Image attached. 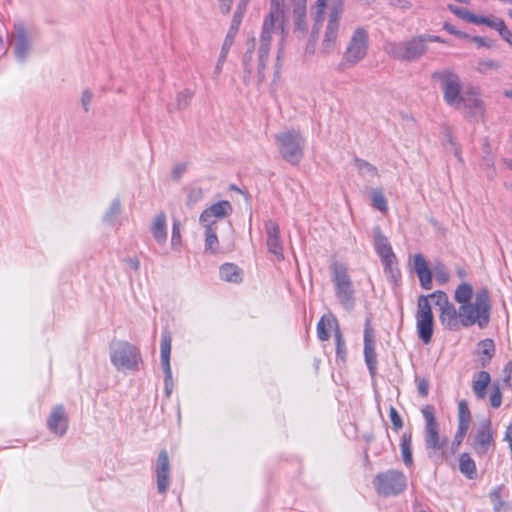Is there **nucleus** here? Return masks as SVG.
Returning a JSON list of instances; mask_svg holds the SVG:
<instances>
[{"instance_id": "nucleus-1", "label": "nucleus", "mask_w": 512, "mask_h": 512, "mask_svg": "<svg viewBox=\"0 0 512 512\" xmlns=\"http://www.w3.org/2000/svg\"><path fill=\"white\" fill-rule=\"evenodd\" d=\"M286 7L285 0H270V10L263 21L262 31L257 49V58H254L253 51H248L244 57V82L248 84L255 74L257 84L266 79L267 61L273 34L280 36L277 61L284 52V40L286 36Z\"/></svg>"}, {"instance_id": "nucleus-2", "label": "nucleus", "mask_w": 512, "mask_h": 512, "mask_svg": "<svg viewBox=\"0 0 512 512\" xmlns=\"http://www.w3.org/2000/svg\"><path fill=\"white\" fill-rule=\"evenodd\" d=\"M344 5L345 0H316L315 4L312 6L314 25L311 31V38L305 48L306 54L311 55L314 53L317 36L326 13L328 21L321 42L320 53L326 56L336 50Z\"/></svg>"}, {"instance_id": "nucleus-3", "label": "nucleus", "mask_w": 512, "mask_h": 512, "mask_svg": "<svg viewBox=\"0 0 512 512\" xmlns=\"http://www.w3.org/2000/svg\"><path fill=\"white\" fill-rule=\"evenodd\" d=\"M450 106L470 121L481 122L485 116V103L481 90L472 85H462L459 78L450 74Z\"/></svg>"}, {"instance_id": "nucleus-4", "label": "nucleus", "mask_w": 512, "mask_h": 512, "mask_svg": "<svg viewBox=\"0 0 512 512\" xmlns=\"http://www.w3.org/2000/svg\"><path fill=\"white\" fill-rule=\"evenodd\" d=\"M438 306L441 311V319L444 322L446 311L448 309V296L443 291H436L427 296L421 295L418 299L416 313L417 332L419 338L425 343H429L433 334V314L432 307Z\"/></svg>"}, {"instance_id": "nucleus-5", "label": "nucleus", "mask_w": 512, "mask_h": 512, "mask_svg": "<svg viewBox=\"0 0 512 512\" xmlns=\"http://www.w3.org/2000/svg\"><path fill=\"white\" fill-rule=\"evenodd\" d=\"M456 320L463 327L477 325L480 329H484L490 322L491 303L488 291L481 289L476 292L474 302L466 303L459 306L458 310H454Z\"/></svg>"}, {"instance_id": "nucleus-6", "label": "nucleus", "mask_w": 512, "mask_h": 512, "mask_svg": "<svg viewBox=\"0 0 512 512\" xmlns=\"http://www.w3.org/2000/svg\"><path fill=\"white\" fill-rule=\"evenodd\" d=\"M433 42L445 43L438 36L420 35L401 42H388L384 50L391 57L401 60L413 62L421 58L428 50L429 45Z\"/></svg>"}, {"instance_id": "nucleus-7", "label": "nucleus", "mask_w": 512, "mask_h": 512, "mask_svg": "<svg viewBox=\"0 0 512 512\" xmlns=\"http://www.w3.org/2000/svg\"><path fill=\"white\" fill-rule=\"evenodd\" d=\"M110 361L118 371H135L139 369L141 354L139 349L123 340H113L109 346Z\"/></svg>"}, {"instance_id": "nucleus-8", "label": "nucleus", "mask_w": 512, "mask_h": 512, "mask_svg": "<svg viewBox=\"0 0 512 512\" xmlns=\"http://www.w3.org/2000/svg\"><path fill=\"white\" fill-rule=\"evenodd\" d=\"M278 151L285 161L298 164L304 154L305 139L298 130L287 129L275 135Z\"/></svg>"}, {"instance_id": "nucleus-9", "label": "nucleus", "mask_w": 512, "mask_h": 512, "mask_svg": "<svg viewBox=\"0 0 512 512\" xmlns=\"http://www.w3.org/2000/svg\"><path fill=\"white\" fill-rule=\"evenodd\" d=\"M36 30L32 24L17 20L11 33V45L18 62H25L33 51Z\"/></svg>"}, {"instance_id": "nucleus-10", "label": "nucleus", "mask_w": 512, "mask_h": 512, "mask_svg": "<svg viewBox=\"0 0 512 512\" xmlns=\"http://www.w3.org/2000/svg\"><path fill=\"white\" fill-rule=\"evenodd\" d=\"M422 414L425 419L424 440L429 456L433 458L444 457L446 439L440 436L439 424L435 418L433 408L429 405L424 406Z\"/></svg>"}, {"instance_id": "nucleus-11", "label": "nucleus", "mask_w": 512, "mask_h": 512, "mask_svg": "<svg viewBox=\"0 0 512 512\" xmlns=\"http://www.w3.org/2000/svg\"><path fill=\"white\" fill-rule=\"evenodd\" d=\"M331 271L336 297L345 310L351 311L355 306V290L347 269L335 263Z\"/></svg>"}, {"instance_id": "nucleus-12", "label": "nucleus", "mask_w": 512, "mask_h": 512, "mask_svg": "<svg viewBox=\"0 0 512 512\" xmlns=\"http://www.w3.org/2000/svg\"><path fill=\"white\" fill-rule=\"evenodd\" d=\"M368 48V31L363 27L356 28L352 32L343 54V64L348 66L356 65L366 57Z\"/></svg>"}, {"instance_id": "nucleus-13", "label": "nucleus", "mask_w": 512, "mask_h": 512, "mask_svg": "<svg viewBox=\"0 0 512 512\" xmlns=\"http://www.w3.org/2000/svg\"><path fill=\"white\" fill-rule=\"evenodd\" d=\"M407 486L405 475L397 470H389L376 477V487L380 494L389 496L404 491Z\"/></svg>"}, {"instance_id": "nucleus-14", "label": "nucleus", "mask_w": 512, "mask_h": 512, "mask_svg": "<svg viewBox=\"0 0 512 512\" xmlns=\"http://www.w3.org/2000/svg\"><path fill=\"white\" fill-rule=\"evenodd\" d=\"M293 23V34L298 38L304 37L308 32L307 0H288L286 17Z\"/></svg>"}, {"instance_id": "nucleus-15", "label": "nucleus", "mask_w": 512, "mask_h": 512, "mask_svg": "<svg viewBox=\"0 0 512 512\" xmlns=\"http://www.w3.org/2000/svg\"><path fill=\"white\" fill-rule=\"evenodd\" d=\"M457 429L453 440V445L459 447L466 438L472 423V414L466 400H460L457 406Z\"/></svg>"}, {"instance_id": "nucleus-16", "label": "nucleus", "mask_w": 512, "mask_h": 512, "mask_svg": "<svg viewBox=\"0 0 512 512\" xmlns=\"http://www.w3.org/2000/svg\"><path fill=\"white\" fill-rule=\"evenodd\" d=\"M493 445V432L489 420L481 421L471 435V446L478 454H485Z\"/></svg>"}, {"instance_id": "nucleus-17", "label": "nucleus", "mask_w": 512, "mask_h": 512, "mask_svg": "<svg viewBox=\"0 0 512 512\" xmlns=\"http://www.w3.org/2000/svg\"><path fill=\"white\" fill-rule=\"evenodd\" d=\"M265 232L268 251L275 256L277 261H282L284 253L279 225L273 220H267L265 222Z\"/></svg>"}, {"instance_id": "nucleus-18", "label": "nucleus", "mask_w": 512, "mask_h": 512, "mask_svg": "<svg viewBox=\"0 0 512 512\" xmlns=\"http://www.w3.org/2000/svg\"><path fill=\"white\" fill-rule=\"evenodd\" d=\"M157 490L164 494L170 486V462L166 450L160 451L156 462Z\"/></svg>"}, {"instance_id": "nucleus-19", "label": "nucleus", "mask_w": 512, "mask_h": 512, "mask_svg": "<svg viewBox=\"0 0 512 512\" xmlns=\"http://www.w3.org/2000/svg\"><path fill=\"white\" fill-rule=\"evenodd\" d=\"M364 357L370 375L374 377L377 371V357L375 352L374 334L369 321L366 322L364 330Z\"/></svg>"}, {"instance_id": "nucleus-20", "label": "nucleus", "mask_w": 512, "mask_h": 512, "mask_svg": "<svg viewBox=\"0 0 512 512\" xmlns=\"http://www.w3.org/2000/svg\"><path fill=\"white\" fill-rule=\"evenodd\" d=\"M412 268L417 274L420 284L425 289L432 287V272L428 267V263L424 256L420 253L411 256L410 258Z\"/></svg>"}, {"instance_id": "nucleus-21", "label": "nucleus", "mask_w": 512, "mask_h": 512, "mask_svg": "<svg viewBox=\"0 0 512 512\" xmlns=\"http://www.w3.org/2000/svg\"><path fill=\"white\" fill-rule=\"evenodd\" d=\"M232 205L229 201L216 202L206 208L200 215L199 222L211 223V218L224 219L232 213Z\"/></svg>"}, {"instance_id": "nucleus-22", "label": "nucleus", "mask_w": 512, "mask_h": 512, "mask_svg": "<svg viewBox=\"0 0 512 512\" xmlns=\"http://www.w3.org/2000/svg\"><path fill=\"white\" fill-rule=\"evenodd\" d=\"M47 424H48V428L53 433H55L59 436H62L65 434V432L67 430L68 420H67V416H66L63 406H56L52 410V412L47 420Z\"/></svg>"}, {"instance_id": "nucleus-23", "label": "nucleus", "mask_w": 512, "mask_h": 512, "mask_svg": "<svg viewBox=\"0 0 512 512\" xmlns=\"http://www.w3.org/2000/svg\"><path fill=\"white\" fill-rule=\"evenodd\" d=\"M150 231L153 238L159 245L164 246L166 244L168 238L167 218L163 212L154 217L150 226Z\"/></svg>"}, {"instance_id": "nucleus-24", "label": "nucleus", "mask_w": 512, "mask_h": 512, "mask_svg": "<svg viewBox=\"0 0 512 512\" xmlns=\"http://www.w3.org/2000/svg\"><path fill=\"white\" fill-rule=\"evenodd\" d=\"M375 245L379 256L382 261L387 265H391L395 260V255L392 251V248L388 242V239L378 233L375 237Z\"/></svg>"}, {"instance_id": "nucleus-25", "label": "nucleus", "mask_w": 512, "mask_h": 512, "mask_svg": "<svg viewBox=\"0 0 512 512\" xmlns=\"http://www.w3.org/2000/svg\"><path fill=\"white\" fill-rule=\"evenodd\" d=\"M171 343L172 338L170 333L165 330L161 335V363L164 370V374L170 377V355H171Z\"/></svg>"}, {"instance_id": "nucleus-26", "label": "nucleus", "mask_w": 512, "mask_h": 512, "mask_svg": "<svg viewBox=\"0 0 512 512\" xmlns=\"http://www.w3.org/2000/svg\"><path fill=\"white\" fill-rule=\"evenodd\" d=\"M491 382V377L488 372L480 371L473 378L472 390L476 398L482 400L486 396V390Z\"/></svg>"}, {"instance_id": "nucleus-27", "label": "nucleus", "mask_w": 512, "mask_h": 512, "mask_svg": "<svg viewBox=\"0 0 512 512\" xmlns=\"http://www.w3.org/2000/svg\"><path fill=\"white\" fill-rule=\"evenodd\" d=\"M329 329H334L335 331L339 329L337 320L335 316L331 313L324 315L318 322L317 336L321 341H326L329 339Z\"/></svg>"}, {"instance_id": "nucleus-28", "label": "nucleus", "mask_w": 512, "mask_h": 512, "mask_svg": "<svg viewBox=\"0 0 512 512\" xmlns=\"http://www.w3.org/2000/svg\"><path fill=\"white\" fill-rule=\"evenodd\" d=\"M459 470L468 479L477 477V468L474 460L468 453H462L459 457Z\"/></svg>"}, {"instance_id": "nucleus-29", "label": "nucleus", "mask_w": 512, "mask_h": 512, "mask_svg": "<svg viewBox=\"0 0 512 512\" xmlns=\"http://www.w3.org/2000/svg\"><path fill=\"white\" fill-rule=\"evenodd\" d=\"M474 290L471 284L467 282H462L457 286L454 292V299L459 304V306H463L466 303H470Z\"/></svg>"}, {"instance_id": "nucleus-30", "label": "nucleus", "mask_w": 512, "mask_h": 512, "mask_svg": "<svg viewBox=\"0 0 512 512\" xmlns=\"http://www.w3.org/2000/svg\"><path fill=\"white\" fill-rule=\"evenodd\" d=\"M121 213V201L118 197L114 198L106 211L104 212L102 216L103 223L113 226L116 223L117 217Z\"/></svg>"}, {"instance_id": "nucleus-31", "label": "nucleus", "mask_w": 512, "mask_h": 512, "mask_svg": "<svg viewBox=\"0 0 512 512\" xmlns=\"http://www.w3.org/2000/svg\"><path fill=\"white\" fill-rule=\"evenodd\" d=\"M220 277L222 280L227 282H239L241 280V275L239 268L230 263H226L220 267Z\"/></svg>"}, {"instance_id": "nucleus-32", "label": "nucleus", "mask_w": 512, "mask_h": 512, "mask_svg": "<svg viewBox=\"0 0 512 512\" xmlns=\"http://www.w3.org/2000/svg\"><path fill=\"white\" fill-rule=\"evenodd\" d=\"M205 234V251L211 254L219 252V240L216 234V229H204Z\"/></svg>"}, {"instance_id": "nucleus-33", "label": "nucleus", "mask_w": 512, "mask_h": 512, "mask_svg": "<svg viewBox=\"0 0 512 512\" xmlns=\"http://www.w3.org/2000/svg\"><path fill=\"white\" fill-rule=\"evenodd\" d=\"M501 66V63L498 60L484 58L478 61L476 70L480 74L487 75L491 72L498 71L501 68Z\"/></svg>"}, {"instance_id": "nucleus-34", "label": "nucleus", "mask_w": 512, "mask_h": 512, "mask_svg": "<svg viewBox=\"0 0 512 512\" xmlns=\"http://www.w3.org/2000/svg\"><path fill=\"white\" fill-rule=\"evenodd\" d=\"M354 165L358 173L363 177H378L379 173L375 166L362 159H355Z\"/></svg>"}, {"instance_id": "nucleus-35", "label": "nucleus", "mask_w": 512, "mask_h": 512, "mask_svg": "<svg viewBox=\"0 0 512 512\" xmlns=\"http://www.w3.org/2000/svg\"><path fill=\"white\" fill-rule=\"evenodd\" d=\"M401 452L403 461L407 466L412 465V438L411 434H404L401 439Z\"/></svg>"}, {"instance_id": "nucleus-36", "label": "nucleus", "mask_w": 512, "mask_h": 512, "mask_svg": "<svg viewBox=\"0 0 512 512\" xmlns=\"http://www.w3.org/2000/svg\"><path fill=\"white\" fill-rule=\"evenodd\" d=\"M371 200L372 206L380 210L381 212H386L388 209L386 198L381 189H373L371 192Z\"/></svg>"}, {"instance_id": "nucleus-37", "label": "nucleus", "mask_w": 512, "mask_h": 512, "mask_svg": "<svg viewBox=\"0 0 512 512\" xmlns=\"http://www.w3.org/2000/svg\"><path fill=\"white\" fill-rule=\"evenodd\" d=\"M194 92L189 89H185L178 93L176 98L177 108L185 109L190 104L193 98Z\"/></svg>"}, {"instance_id": "nucleus-38", "label": "nucleus", "mask_w": 512, "mask_h": 512, "mask_svg": "<svg viewBox=\"0 0 512 512\" xmlns=\"http://www.w3.org/2000/svg\"><path fill=\"white\" fill-rule=\"evenodd\" d=\"M501 487H498L491 491L489 497L493 504L494 511L500 512L501 510L506 508V503L501 499Z\"/></svg>"}, {"instance_id": "nucleus-39", "label": "nucleus", "mask_w": 512, "mask_h": 512, "mask_svg": "<svg viewBox=\"0 0 512 512\" xmlns=\"http://www.w3.org/2000/svg\"><path fill=\"white\" fill-rule=\"evenodd\" d=\"M476 24H485L497 31H499L500 28H503L504 21L497 17H477Z\"/></svg>"}, {"instance_id": "nucleus-40", "label": "nucleus", "mask_w": 512, "mask_h": 512, "mask_svg": "<svg viewBox=\"0 0 512 512\" xmlns=\"http://www.w3.org/2000/svg\"><path fill=\"white\" fill-rule=\"evenodd\" d=\"M181 225L180 222L175 220L173 222L172 227V235H171V247L174 250H178L181 245Z\"/></svg>"}, {"instance_id": "nucleus-41", "label": "nucleus", "mask_w": 512, "mask_h": 512, "mask_svg": "<svg viewBox=\"0 0 512 512\" xmlns=\"http://www.w3.org/2000/svg\"><path fill=\"white\" fill-rule=\"evenodd\" d=\"M450 11L457 15L459 18L463 19L464 21L476 24L478 16L474 15L468 10L450 6Z\"/></svg>"}, {"instance_id": "nucleus-42", "label": "nucleus", "mask_w": 512, "mask_h": 512, "mask_svg": "<svg viewBox=\"0 0 512 512\" xmlns=\"http://www.w3.org/2000/svg\"><path fill=\"white\" fill-rule=\"evenodd\" d=\"M479 352L490 359L495 351L494 342L491 339H485L478 344Z\"/></svg>"}, {"instance_id": "nucleus-43", "label": "nucleus", "mask_w": 512, "mask_h": 512, "mask_svg": "<svg viewBox=\"0 0 512 512\" xmlns=\"http://www.w3.org/2000/svg\"><path fill=\"white\" fill-rule=\"evenodd\" d=\"M335 342H336V354L338 357H340L342 360H344L345 355H346V346H345V341H344L339 329H337V331H335Z\"/></svg>"}, {"instance_id": "nucleus-44", "label": "nucleus", "mask_w": 512, "mask_h": 512, "mask_svg": "<svg viewBox=\"0 0 512 512\" xmlns=\"http://www.w3.org/2000/svg\"><path fill=\"white\" fill-rule=\"evenodd\" d=\"M228 53L229 52H226L224 50L220 51V54H219L216 66H215L214 71H213L214 78H218L219 75L221 74V72L223 70V66H224V64H225V62L227 60V57H228Z\"/></svg>"}, {"instance_id": "nucleus-45", "label": "nucleus", "mask_w": 512, "mask_h": 512, "mask_svg": "<svg viewBox=\"0 0 512 512\" xmlns=\"http://www.w3.org/2000/svg\"><path fill=\"white\" fill-rule=\"evenodd\" d=\"M433 78L440 80L443 97L448 101V76L445 73L435 72Z\"/></svg>"}, {"instance_id": "nucleus-46", "label": "nucleus", "mask_w": 512, "mask_h": 512, "mask_svg": "<svg viewBox=\"0 0 512 512\" xmlns=\"http://www.w3.org/2000/svg\"><path fill=\"white\" fill-rule=\"evenodd\" d=\"M389 416L395 430H399L403 427L402 419L394 407H390Z\"/></svg>"}, {"instance_id": "nucleus-47", "label": "nucleus", "mask_w": 512, "mask_h": 512, "mask_svg": "<svg viewBox=\"0 0 512 512\" xmlns=\"http://www.w3.org/2000/svg\"><path fill=\"white\" fill-rule=\"evenodd\" d=\"M236 34V32L228 30L224 42L222 44L221 50H224L226 52L230 51V48L234 44Z\"/></svg>"}, {"instance_id": "nucleus-48", "label": "nucleus", "mask_w": 512, "mask_h": 512, "mask_svg": "<svg viewBox=\"0 0 512 512\" xmlns=\"http://www.w3.org/2000/svg\"><path fill=\"white\" fill-rule=\"evenodd\" d=\"M490 403L493 408H498L502 403V395L498 386H494V390L490 396Z\"/></svg>"}, {"instance_id": "nucleus-49", "label": "nucleus", "mask_w": 512, "mask_h": 512, "mask_svg": "<svg viewBox=\"0 0 512 512\" xmlns=\"http://www.w3.org/2000/svg\"><path fill=\"white\" fill-rule=\"evenodd\" d=\"M416 382H417L418 393L422 397H426L428 395V391H429V383H428V381L426 379H424V378H417Z\"/></svg>"}, {"instance_id": "nucleus-50", "label": "nucleus", "mask_w": 512, "mask_h": 512, "mask_svg": "<svg viewBox=\"0 0 512 512\" xmlns=\"http://www.w3.org/2000/svg\"><path fill=\"white\" fill-rule=\"evenodd\" d=\"M470 40L474 42L478 47L491 48L493 46V42L489 38L475 36L471 37Z\"/></svg>"}, {"instance_id": "nucleus-51", "label": "nucleus", "mask_w": 512, "mask_h": 512, "mask_svg": "<svg viewBox=\"0 0 512 512\" xmlns=\"http://www.w3.org/2000/svg\"><path fill=\"white\" fill-rule=\"evenodd\" d=\"M81 104L85 111L89 110V105L92 101V92L89 90H85L81 94Z\"/></svg>"}, {"instance_id": "nucleus-52", "label": "nucleus", "mask_w": 512, "mask_h": 512, "mask_svg": "<svg viewBox=\"0 0 512 512\" xmlns=\"http://www.w3.org/2000/svg\"><path fill=\"white\" fill-rule=\"evenodd\" d=\"M498 32L502 38L512 46V32L506 27L505 23L503 24V28H500Z\"/></svg>"}, {"instance_id": "nucleus-53", "label": "nucleus", "mask_w": 512, "mask_h": 512, "mask_svg": "<svg viewBox=\"0 0 512 512\" xmlns=\"http://www.w3.org/2000/svg\"><path fill=\"white\" fill-rule=\"evenodd\" d=\"M241 20H242V15L239 12H236L233 16L232 23H231L229 30L237 33L240 23H241Z\"/></svg>"}, {"instance_id": "nucleus-54", "label": "nucleus", "mask_w": 512, "mask_h": 512, "mask_svg": "<svg viewBox=\"0 0 512 512\" xmlns=\"http://www.w3.org/2000/svg\"><path fill=\"white\" fill-rule=\"evenodd\" d=\"M233 0H219V9L223 14L230 12Z\"/></svg>"}, {"instance_id": "nucleus-55", "label": "nucleus", "mask_w": 512, "mask_h": 512, "mask_svg": "<svg viewBox=\"0 0 512 512\" xmlns=\"http://www.w3.org/2000/svg\"><path fill=\"white\" fill-rule=\"evenodd\" d=\"M126 264L128 265L129 268L137 271L140 267V261L138 258L134 257V258H127L125 260Z\"/></svg>"}, {"instance_id": "nucleus-56", "label": "nucleus", "mask_w": 512, "mask_h": 512, "mask_svg": "<svg viewBox=\"0 0 512 512\" xmlns=\"http://www.w3.org/2000/svg\"><path fill=\"white\" fill-rule=\"evenodd\" d=\"M173 382H172V370L170 369V377H167V374H165V390L167 396H169L172 392Z\"/></svg>"}, {"instance_id": "nucleus-57", "label": "nucleus", "mask_w": 512, "mask_h": 512, "mask_svg": "<svg viewBox=\"0 0 512 512\" xmlns=\"http://www.w3.org/2000/svg\"><path fill=\"white\" fill-rule=\"evenodd\" d=\"M221 219L220 218H211V223H206V222H199L200 225L204 228V229H216V224L218 221H220Z\"/></svg>"}, {"instance_id": "nucleus-58", "label": "nucleus", "mask_w": 512, "mask_h": 512, "mask_svg": "<svg viewBox=\"0 0 512 512\" xmlns=\"http://www.w3.org/2000/svg\"><path fill=\"white\" fill-rule=\"evenodd\" d=\"M506 439L508 440L510 450L512 451V425H510L507 429Z\"/></svg>"}, {"instance_id": "nucleus-59", "label": "nucleus", "mask_w": 512, "mask_h": 512, "mask_svg": "<svg viewBox=\"0 0 512 512\" xmlns=\"http://www.w3.org/2000/svg\"><path fill=\"white\" fill-rule=\"evenodd\" d=\"M184 171L185 167L183 165L176 167L173 171L174 177L179 178Z\"/></svg>"}, {"instance_id": "nucleus-60", "label": "nucleus", "mask_w": 512, "mask_h": 512, "mask_svg": "<svg viewBox=\"0 0 512 512\" xmlns=\"http://www.w3.org/2000/svg\"><path fill=\"white\" fill-rule=\"evenodd\" d=\"M453 151H454L455 157H457L458 161L460 163H462L463 161H462V158H461L460 151H459L458 147H454Z\"/></svg>"}, {"instance_id": "nucleus-61", "label": "nucleus", "mask_w": 512, "mask_h": 512, "mask_svg": "<svg viewBox=\"0 0 512 512\" xmlns=\"http://www.w3.org/2000/svg\"><path fill=\"white\" fill-rule=\"evenodd\" d=\"M457 274L459 275L460 278H464L467 275L466 271L462 268L457 269Z\"/></svg>"}, {"instance_id": "nucleus-62", "label": "nucleus", "mask_w": 512, "mask_h": 512, "mask_svg": "<svg viewBox=\"0 0 512 512\" xmlns=\"http://www.w3.org/2000/svg\"><path fill=\"white\" fill-rule=\"evenodd\" d=\"M504 95H505L507 98H512V89H511V90H505V91H504Z\"/></svg>"}, {"instance_id": "nucleus-63", "label": "nucleus", "mask_w": 512, "mask_h": 512, "mask_svg": "<svg viewBox=\"0 0 512 512\" xmlns=\"http://www.w3.org/2000/svg\"><path fill=\"white\" fill-rule=\"evenodd\" d=\"M449 32L450 34L462 36V34L459 31H455L452 27H450Z\"/></svg>"}, {"instance_id": "nucleus-64", "label": "nucleus", "mask_w": 512, "mask_h": 512, "mask_svg": "<svg viewBox=\"0 0 512 512\" xmlns=\"http://www.w3.org/2000/svg\"><path fill=\"white\" fill-rule=\"evenodd\" d=\"M505 163L512 170V160L511 161H505Z\"/></svg>"}]
</instances>
